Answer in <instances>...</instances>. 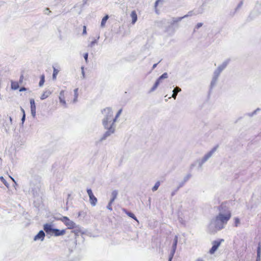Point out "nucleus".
I'll return each mask as SVG.
<instances>
[{"mask_svg":"<svg viewBox=\"0 0 261 261\" xmlns=\"http://www.w3.org/2000/svg\"><path fill=\"white\" fill-rule=\"evenodd\" d=\"M101 113L103 115L102 120V124L107 131L103 134L99 139V142L105 140L115 132V126L113 124V112L110 107L106 108L101 110Z\"/></svg>","mask_w":261,"mask_h":261,"instance_id":"1","label":"nucleus"},{"mask_svg":"<svg viewBox=\"0 0 261 261\" xmlns=\"http://www.w3.org/2000/svg\"><path fill=\"white\" fill-rule=\"evenodd\" d=\"M230 219L222 215H217L212 218L208 226V230L210 232L213 233L223 229Z\"/></svg>","mask_w":261,"mask_h":261,"instance_id":"2","label":"nucleus"},{"mask_svg":"<svg viewBox=\"0 0 261 261\" xmlns=\"http://www.w3.org/2000/svg\"><path fill=\"white\" fill-rule=\"evenodd\" d=\"M41 177L38 175H32L30 179L29 192L34 198L40 196Z\"/></svg>","mask_w":261,"mask_h":261,"instance_id":"3","label":"nucleus"},{"mask_svg":"<svg viewBox=\"0 0 261 261\" xmlns=\"http://www.w3.org/2000/svg\"><path fill=\"white\" fill-rule=\"evenodd\" d=\"M195 14V9L192 11H189L187 14L182 17H172V21L170 23V25L167 27L166 29V32H169L171 30H172V33L173 34L175 30L179 27L178 22H180L182 19L186 18L188 16H191Z\"/></svg>","mask_w":261,"mask_h":261,"instance_id":"4","label":"nucleus"},{"mask_svg":"<svg viewBox=\"0 0 261 261\" xmlns=\"http://www.w3.org/2000/svg\"><path fill=\"white\" fill-rule=\"evenodd\" d=\"M43 229L47 235H49L50 236H62L66 233L65 229H59L54 228L53 224L51 223L44 224L43 225Z\"/></svg>","mask_w":261,"mask_h":261,"instance_id":"5","label":"nucleus"},{"mask_svg":"<svg viewBox=\"0 0 261 261\" xmlns=\"http://www.w3.org/2000/svg\"><path fill=\"white\" fill-rule=\"evenodd\" d=\"M218 211V215H222V216L226 217L230 219L231 217V211L226 203H222L221 205L217 207Z\"/></svg>","mask_w":261,"mask_h":261,"instance_id":"6","label":"nucleus"},{"mask_svg":"<svg viewBox=\"0 0 261 261\" xmlns=\"http://www.w3.org/2000/svg\"><path fill=\"white\" fill-rule=\"evenodd\" d=\"M219 145H217L214 146L209 152L206 153L201 160H197V162L198 163L199 167L201 168L203 164L205 163L216 151Z\"/></svg>","mask_w":261,"mask_h":261,"instance_id":"7","label":"nucleus"},{"mask_svg":"<svg viewBox=\"0 0 261 261\" xmlns=\"http://www.w3.org/2000/svg\"><path fill=\"white\" fill-rule=\"evenodd\" d=\"M261 14V2L257 1L255 5L254 10L252 11L249 16L248 19L249 20H251L253 19L255 17Z\"/></svg>","mask_w":261,"mask_h":261,"instance_id":"8","label":"nucleus"},{"mask_svg":"<svg viewBox=\"0 0 261 261\" xmlns=\"http://www.w3.org/2000/svg\"><path fill=\"white\" fill-rule=\"evenodd\" d=\"M221 72L222 71L218 68L214 71L212 80L211 82L210 89V91L212 90L213 88L216 85L218 77Z\"/></svg>","mask_w":261,"mask_h":261,"instance_id":"9","label":"nucleus"},{"mask_svg":"<svg viewBox=\"0 0 261 261\" xmlns=\"http://www.w3.org/2000/svg\"><path fill=\"white\" fill-rule=\"evenodd\" d=\"M62 222H63L69 229H73L76 227V224L66 216H62Z\"/></svg>","mask_w":261,"mask_h":261,"instance_id":"10","label":"nucleus"},{"mask_svg":"<svg viewBox=\"0 0 261 261\" xmlns=\"http://www.w3.org/2000/svg\"><path fill=\"white\" fill-rule=\"evenodd\" d=\"M177 243H178V237H177V236H175L174 238V240H173V242L172 246V249H171V250L170 251V254L169 256V258H170V260L172 259L173 256L175 254V251H176V249L177 248Z\"/></svg>","mask_w":261,"mask_h":261,"instance_id":"11","label":"nucleus"},{"mask_svg":"<svg viewBox=\"0 0 261 261\" xmlns=\"http://www.w3.org/2000/svg\"><path fill=\"white\" fill-rule=\"evenodd\" d=\"M221 241H224V240L221 239L220 241H214L213 242V246L209 251L210 254H214L216 251L220 246Z\"/></svg>","mask_w":261,"mask_h":261,"instance_id":"12","label":"nucleus"},{"mask_svg":"<svg viewBox=\"0 0 261 261\" xmlns=\"http://www.w3.org/2000/svg\"><path fill=\"white\" fill-rule=\"evenodd\" d=\"M45 231L41 230L39 231V232L34 237V240L36 241L38 240H40L41 241H43L44 239V237L45 236Z\"/></svg>","mask_w":261,"mask_h":261,"instance_id":"13","label":"nucleus"},{"mask_svg":"<svg viewBox=\"0 0 261 261\" xmlns=\"http://www.w3.org/2000/svg\"><path fill=\"white\" fill-rule=\"evenodd\" d=\"M31 112L33 118L36 117V105L33 98L30 99Z\"/></svg>","mask_w":261,"mask_h":261,"instance_id":"14","label":"nucleus"},{"mask_svg":"<svg viewBox=\"0 0 261 261\" xmlns=\"http://www.w3.org/2000/svg\"><path fill=\"white\" fill-rule=\"evenodd\" d=\"M206 6V3L204 2L202 3L201 6H200L198 9H195V15L202 14L204 12L205 7Z\"/></svg>","mask_w":261,"mask_h":261,"instance_id":"15","label":"nucleus"},{"mask_svg":"<svg viewBox=\"0 0 261 261\" xmlns=\"http://www.w3.org/2000/svg\"><path fill=\"white\" fill-rule=\"evenodd\" d=\"M59 98L60 102L62 103L63 105H64L65 106V107H67L66 102L65 100L64 91V90L61 91V92L60 93V95H59Z\"/></svg>","mask_w":261,"mask_h":261,"instance_id":"16","label":"nucleus"},{"mask_svg":"<svg viewBox=\"0 0 261 261\" xmlns=\"http://www.w3.org/2000/svg\"><path fill=\"white\" fill-rule=\"evenodd\" d=\"M181 91V89L178 87H176L173 90V94L171 97H169L168 98H170L171 97H173L174 99H176L177 94L178 92Z\"/></svg>","mask_w":261,"mask_h":261,"instance_id":"17","label":"nucleus"},{"mask_svg":"<svg viewBox=\"0 0 261 261\" xmlns=\"http://www.w3.org/2000/svg\"><path fill=\"white\" fill-rule=\"evenodd\" d=\"M230 61L229 59H227L224 61L222 64L220 65L217 68L222 71L228 65Z\"/></svg>","mask_w":261,"mask_h":261,"instance_id":"18","label":"nucleus"},{"mask_svg":"<svg viewBox=\"0 0 261 261\" xmlns=\"http://www.w3.org/2000/svg\"><path fill=\"white\" fill-rule=\"evenodd\" d=\"M230 61L229 59H227L224 61L222 64L220 65L217 68L222 71L228 65Z\"/></svg>","mask_w":261,"mask_h":261,"instance_id":"19","label":"nucleus"},{"mask_svg":"<svg viewBox=\"0 0 261 261\" xmlns=\"http://www.w3.org/2000/svg\"><path fill=\"white\" fill-rule=\"evenodd\" d=\"M118 192L117 190H113L111 193V198L110 200L111 203H113L115 200L117 198L118 196Z\"/></svg>","mask_w":261,"mask_h":261,"instance_id":"20","label":"nucleus"},{"mask_svg":"<svg viewBox=\"0 0 261 261\" xmlns=\"http://www.w3.org/2000/svg\"><path fill=\"white\" fill-rule=\"evenodd\" d=\"M130 16L132 19V23L134 24L136 22L138 19L137 14L135 11L134 10L131 12Z\"/></svg>","mask_w":261,"mask_h":261,"instance_id":"21","label":"nucleus"},{"mask_svg":"<svg viewBox=\"0 0 261 261\" xmlns=\"http://www.w3.org/2000/svg\"><path fill=\"white\" fill-rule=\"evenodd\" d=\"M51 94V92L49 90L45 91L42 95L40 97V99L41 100H44L47 98L50 94Z\"/></svg>","mask_w":261,"mask_h":261,"instance_id":"22","label":"nucleus"},{"mask_svg":"<svg viewBox=\"0 0 261 261\" xmlns=\"http://www.w3.org/2000/svg\"><path fill=\"white\" fill-rule=\"evenodd\" d=\"M123 211L125 212V213L129 217L132 218V219H134L136 221L138 222V220L137 218V217L135 216V215L132 212L127 211L125 209H123Z\"/></svg>","mask_w":261,"mask_h":261,"instance_id":"23","label":"nucleus"},{"mask_svg":"<svg viewBox=\"0 0 261 261\" xmlns=\"http://www.w3.org/2000/svg\"><path fill=\"white\" fill-rule=\"evenodd\" d=\"M89 201H90L91 204L93 206H94L96 205V204L97 203V199L94 195H93L91 197H89Z\"/></svg>","mask_w":261,"mask_h":261,"instance_id":"24","label":"nucleus"},{"mask_svg":"<svg viewBox=\"0 0 261 261\" xmlns=\"http://www.w3.org/2000/svg\"><path fill=\"white\" fill-rule=\"evenodd\" d=\"M168 77V73L167 72H165L163 73L161 76H160L158 79L156 80L157 81H159V83H162V81L164 79H167Z\"/></svg>","mask_w":261,"mask_h":261,"instance_id":"25","label":"nucleus"},{"mask_svg":"<svg viewBox=\"0 0 261 261\" xmlns=\"http://www.w3.org/2000/svg\"><path fill=\"white\" fill-rule=\"evenodd\" d=\"M109 18V16L108 15H106L102 19L100 24V27L101 28H104L105 27L106 23L108 19Z\"/></svg>","mask_w":261,"mask_h":261,"instance_id":"26","label":"nucleus"},{"mask_svg":"<svg viewBox=\"0 0 261 261\" xmlns=\"http://www.w3.org/2000/svg\"><path fill=\"white\" fill-rule=\"evenodd\" d=\"M53 73L52 77H53V80H55L57 79V75L58 74L59 71L57 69H56L54 66H53Z\"/></svg>","mask_w":261,"mask_h":261,"instance_id":"27","label":"nucleus"},{"mask_svg":"<svg viewBox=\"0 0 261 261\" xmlns=\"http://www.w3.org/2000/svg\"><path fill=\"white\" fill-rule=\"evenodd\" d=\"M122 109H120L117 113L116 116H115V117L114 118L113 117V124H114V126H115V123L117 121V118L119 117V116L121 115V113H122Z\"/></svg>","mask_w":261,"mask_h":261,"instance_id":"28","label":"nucleus"},{"mask_svg":"<svg viewBox=\"0 0 261 261\" xmlns=\"http://www.w3.org/2000/svg\"><path fill=\"white\" fill-rule=\"evenodd\" d=\"M160 83L159 82V81H157L156 80V81L155 82L153 86H152V87L150 89V91H149V92H153L156 88L157 87H158V86L160 85Z\"/></svg>","mask_w":261,"mask_h":261,"instance_id":"29","label":"nucleus"},{"mask_svg":"<svg viewBox=\"0 0 261 261\" xmlns=\"http://www.w3.org/2000/svg\"><path fill=\"white\" fill-rule=\"evenodd\" d=\"M160 83L159 82V81H157L156 80V81L155 82L153 86H152V87L150 89V91H149V92H153L156 88L157 87H158V86L160 85Z\"/></svg>","mask_w":261,"mask_h":261,"instance_id":"30","label":"nucleus"},{"mask_svg":"<svg viewBox=\"0 0 261 261\" xmlns=\"http://www.w3.org/2000/svg\"><path fill=\"white\" fill-rule=\"evenodd\" d=\"M45 82V75L44 74H42L40 76V80L39 83V86L40 87H41L43 85L44 83Z\"/></svg>","mask_w":261,"mask_h":261,"instance_id":"31","label":"nucleus"},{"mask_svg":"<svg viewBox=\"0 0 261 261\" xmlns=\"http://www.w3.org/2000/svg\"><path fill=\"white\" fill-rule=\"evenodd\" d=\"M74 99L73 100V102H76L77 101V97H78V88H76L74 90Z\"/></svg>","mask_w":261,"mask_h":261,"instance_id":"32","label":"nucleus"},{"mask_svg":"<svg viewBox=\"0 0 261 261\" xmlns=\"http://www.w3.org/2000/svg\"><path fill=\"white\" fill-rule=\"evenodd\" d=\"M19 88V85L17 82H12L11 88L13 90H17Z\"/></svg>","mask_w":261,"mask_h":261,"instance_id":"33","label":"nucleus"},{"mask_svg":"<svg viewBox=\"0 0 261 261\" xmlns=\"http://www.w3.org/2000/svg\"><path fill=\"white\" fill-rule=\"evenodd\" d=\"M160 186V182L159 181H156L155 182V185H154V186L152 188V191L154 192V191H156L158 189Z\"/></svg>","mask_w":261,"mask_h":261,"instance_id":"34","label":"nucleus"},{"mask_svg":"<svg viewBox=\"0 0 261 261\" xmlns=\"http://www.w3.org/2000/svg\"><path fill=\"white\" fill-rule=\"evenodd\" d=\"M257 255H261V243L259 242L257 247Z\"/></svg>","mask_w":261,"mask_h":261,"instance_id":"35","label":"nucleus"},{"mask_svg":"<svg viewBox=\"0 0 261 261\" xmlns=\"http://www.w3.org/2000/svg\"><path fill=\"white\" fill-rule=\"evenodd\" d=\"M0 179L7 188L9 187V184L7 182V181L6 180V179L3 177V176H0Z\"/></svg>","mask_w":261,"mask_h":261,"instance_id":"36","label":"nucleus"},{"mask_svg":"<svg viewBox=\"0 0 261 261\" xmlns=\"http://www.w3.org/2000/svg\"><path fill=\"white\" fill-rule=\"evenodd\" d=\"M99 39V36L97 37V39H94L90 44V47H93L95 44L97 43V40Z\"/></svg>","mask_w":261,"mask_h":261,"instance_id":"37","label":"nucleus"},{"mask_svg":"<svg viewBox=\"0 0 261 261\" xmlns=\"http://www.w3.org/2000/svg\"><path fill=\"white\" fill-rule=\"evenodd\" d=\"M203 25V23L202 22H199L195 26L194 32H195L196 29H199L200 28H201Z\"/></svg>","mask_w":261,"mask_h":261,"instance_id":"38","label":"nucleus"},{"mask_svg":"<svg viewBox=\"0 0 261 261\" xmlns=\"http://www.w3.org/2000/svg\"><path fill=\"white\" fill-rule=\"evenodd\" d=\"M191 177V174H188L184 178V179L183 180L184 181V182H187L189 179Z\"/></svg>","mask_w":261,"mask_h":261,"instance_id":"39","label":"nucleus"},{"mask_svg":"<svg viewBox=\"0 0 261 261\" xmlns=\"http://www.w3.org/2000/svg\"><path fill=\"white\" fill-rule=\"evenodd\" d=\"M87 192L89 197L94 195L91 189H87Z\"/></svg>","mask_w":261,"mask_h":261,"instance_id":"40","label":"nucleus"},{"mask_svg":"<svg viewBox=\"0 0 261 261\" xmlns=\"http://www.w3.org/2000/svg\"><path fill=\"white\" fill-rule=\"evenodd\" d=\"M240 219H239V218H237V217L235 218V219H234V226L236 227H237L238 226V224L240 223Z\"/></svg>","mask_w":261,"mask_h":261,"instance_id":"41","label":"nucleus"},{"mask_svg":"<svg viewBox=\"0 0 261 261\" xmlns=\"http://www.w3.org/2000/svg\"><path fill=\"white\" fill-rule=\"evenodd\" d=\"M112 204H113V203H111V202L109 201L108 203V204L107 206V208L111 211H112V210H113L112 206Z\"/></svg>","mask_w":261,"mask_h":261,"instance_id":"42","label":"nucleus"},{"mask_svg":"<svg viewBox=\"0 0 261 261\" xmlns=\"http://www.w3.org/2000/svg\"><path fill=\"white\" fill-rule=\"evenodd\" d=\"M243 0L241 1L238 5L236 9V10L237 11V10L239 9L240 8H241V7L243 6Z\"/></svg>","mask_w":261,"mask_h":261,"instance_id":"43","label":"nucleus"},{"mask_svg":"<svg viewBox=\"0 0 261 261\" xmlns=\"http://www.w3.org/2000/svg\"><path fill=\"white\" fill-rule=\"evenodd\" d=\"M51 13V11H50L49 8H45L44 10V13L46 15H49Z\"/></svg>","mask_w":261,"mask_h":261,"instance_id":"44","label":"nucleus"},{"mask_svg":"<svg viewBox=\"0 0 261 261\" xmlns=\"http://www.w3.org/2000/svg\"><path fill=\"white\" fill-rule=\"evenodd\" d=\"M25 114H23V115H22V118H21V125L23 126V123L25 121Z\"/></svg>","mask_w":261,"mask_h":261,"instance_id":"45","label":"nucleus"},{"mask_svg":"<svg viewBox=\"0 0 261 261\" xmlns=\"http://www.w3.org/2000/svg\"><path fill=\"white\" fill-rule=\"evenodd\" d=\"M260 111H261V109L257 108L255 110H254L253 112H252V115H253V116H254V115L256 114L258 112H259Z\"/></svg>","mask_w":261,"mask_h":261,"instance_id":"46","label":"nucleus"},{"mask_svg":"<svg viewBox=\"0 0 261 261\" xmlns=\"http://www.w3.org/2000/svg\"><path fill=\"white\" fill-rule=\"evenodd\" d=\"M179 190V189L178 188H177L175 190H174L172 192L171 194V197H173L174 196L176 193L177 192V191Z\"/></svg>","mask_w":261,"mask_h":261,"instance_id":"47","label":"nucleus"},{"mask_svg":"<svg viewBox=\"0 0 261 261\" xmlns=\"http://www.w3.org/2000/svg\"><path fill=\"white\" fill-rule=\"evenodd\" d=\"M71 232L74 233L75 234V236L76 237V236H79V233L80 232V231L78 230H74L71 231Z\"/></svg>","mask_w":261,"mask_h":261,"instance_id":"48","label":"nucleus"},{"mask_svg":"<svg viewBox=\"0 0 261 261\" xmlns=\"http://www.w3.org/2000/svg\"><path fill=\"white\" fill-rule=\"evenodd\" d=\"M84 59L85 60L86 62H87L88 58V53H86L84 54Z\"/></svg>","mask_w":261,"mask_h":261,"instance_id":"49","label":"nucleus"},{"mask_svg":"<svg viewBox=\"0 0 261 261\" xmlns=\"http://www.w3.org/2000/svg\"><path fill=\"white\" fill-rule=\"evenodd\" d=\"M185 183H186V182H184V180L182 181L181 182H180L179 183V186H178V187L177 188L179 189V188H180L181 187L184 186V185H185Z\"/></svg>","mask_w":261,"mask_h":261,"instance_id":"50","label":"nucleus"},{"mask_svg":"<svg viewBox=\"0 0 261 261\" xmlns=\"http://www.w3.org/2000/svg\"><path fill=\"white\" fill-rule=\"evenodd\" d=\"M81 69H82V74L83 75V78L84 79L85 77V71H84V67L83 66H82L81 67Z\"/></svg>","mask_w":261,"mask_h":261,"instance_id":"51","label":"nucleus"},{"mask_svg":"<svg viewBox=\"0 0 261 261\" xmlns=\"http://www.w3.org/2000/svg\"><path fill=\"white\" fill-rule=\"evenodd\" d=\"M27 88L24 87H21L19 89V91L21 92V91H25L27 90Z\"/></svg>","mask_w":261,"mask_h":261,"instance_id":"52","label":"nucleus"},{"mask_svg":"<svg viewBox=\"0 0 261 261\" xmlns=\"http://www.w3.org/2000/svg\"><path fill=\"white\" fill-rule=\"evenodd\" d=\"M54 218L56 220H61L62 221V217L56 216L54 217Z\"/></svg>","mask_w":261,"mask_h":261,"instance_id":"53","label":"nucleus"},{"mask_svg":"<svg viewBox=\"0 0 261 261\" xmlns=\"http://www.w3.org/2000/svg\"><path fill=\"white\" fill-rule=\"evenodd\" d=\"M260 256H261V255H257L255 261H260V260H261Z\"/></svg>","mask_w":261,"mask_h":261,"instance_id":"54","label":"nucleus"},{"mask_svg":"<svg viewBox=\"0 0 261 261\" xmlns=\"http://www.w3.org/2000/svg\"><path fill=\"white\" fill-rule=\"evenodd\" d=\"M87 31H86V26H84L83 27V34H86Z\"/></svg>","mask_w":261,"mask_h":261,"instance_id":"55","label":"nucleus"},{"mask_svg":"<svg viewBox=\"0 0 261 261\" xmlns=\"http://www.w3.org/2000/svg\"><path fill=\"white\" fill-rule=\"evenodd\" d=\"M83 215H84V213L83 211H80L78 213V216L79 217H80V216H82Z\"/></svg>","mask_w":261,"mask_h":261,"instance_id":"56","label":"nucleus"},{"mask_svg":"<svg viewBox=\"0 0 261 261\" xmlns=\"http://www.w3.org/2000/svg\"><path fill=\"white\" fill-rule=\"evenodd\" d=\"M245 115H247V116H248L249 117L253 116V115H252V113H246Z\"/></svg>","mask_w":261,"mask_h":261,"instance_id":"57","label":"nucleus"},{"mask_svg":"<svg viewBox=\"0 0 261 261\" xmlns=\"http://www.w3.org/2000/svg\"><path fill=\"white\" fill-rule=\"evenodd\" d=\"M158 63H155V64H154L153 65V66H152V69H154V68L156 67V66H157V65H158Z\"/></svg>","mask_w":261,"mask_h":261,"instance_id":"58","label":"nucleus"},{"mask_svg":"<svg viewBox=\"0 0 261 261\" xmlns=\"http://www.w3.org/2000/svg\"><path fill=\"white\" fill-rule=\"evenodd\" d=\"M23 79V76L22 74V75H21V76L20 77V80H19L20 82H21L22 81Z\"/></svg>","mask_w":261,"mask_h":261,"instance_id":"59","label":"nucleus"},{"mask_svg":"<svg viewBox=\"0 0 261 261\" xmlns=\"http://www.w3.org/2000/svg\"><path fill=\"white\" fill-rule=\"evenodd\" d=\"M21 111L22 112L23 114H25V111H24V109L23 108H21Z\"/></svg>","mask_w":261,"mask_h":261,"instance_id":"60","label":"nucleus"},{"mask_svg":"<svg viewBox=\"0 0 261 261\" xmlns=\"http://www.w3.org/2000/svg\"><path fill=\"white\" fill-rule=\"evenodd\" d=\"M195 261H204V260L201 258H198Z\"/></svg>","mask_w":261,"mask_h":261,"instance_id":"61","label":"nucleus"},{"mask_svg":"<svg viewBox=\"0 0 261 261\" xmlns=\"http://www.w3.org/2000/svg\"><path fill=\"white\" fill-rule=\"evenodd\" d=\"M159 0H157L155 2V6H156L158 4V3H159Z\"/></svg>","mask_w":261,"mask_h":261,"instance_id":"62","label":"nucleus"},{"mask_svg":"<svg viewBox=\"0 0 261 261\" xmlns=\"http://www.w3.org/2000/svg\"><path fill=\"white\" fill-rule=\"evenodd\" d=\"M9 120H10L11 124H12V119L11 117H9Z\"/></svg>","mask_w":261,"mask_h":261,"instance_id":"63","label":"nucleus"},{"mask_svg":"<svg viewBox=\"0 0 261 261\" xmlns=\"http://www.w3.org/2000/svg\"><path fill=\"white\" fill-rule=\"evenodd\" d=\"M70 196V194H68V198H69Z\"/></svg>","mask_w":261,"mask_h":261,"instance_id":"64","label":"nucleus"}]
</instances>
